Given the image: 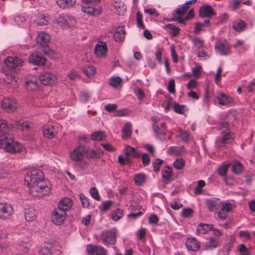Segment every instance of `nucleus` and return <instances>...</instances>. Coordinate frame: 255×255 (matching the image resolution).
<instances>
[{
	"label": "nucleus",
	"mask_w": 255,
	"mask_h": 255,
	"mask_svg": "<svg viewBox=\"0 0 255 255\" xmlns=\"http://www.w3.org/2000/svg\"><path fill=\"white\" fill-rule=\"evenodd\" d=\"M43 172L38 168H30L27 172L24 181L29 187V192L33 196H43L50 191L51 185L45 181Z\"/></svg>",
	"instance_id": "1"
},
{
	"label": "nucleus",
	"mask_w": 255,
	"mask_h": 255,
	"mask_svg": "<svg viewBox=\"0 0 255 255\" xmlns=\"http://www.w3.org/2000/svg\"><path fill=\"white\" fill-rule=\"evenodd\" d=\"M10 128L6 122L0 119V148L11 153L26 152V149L8 133Z\"/></svg>",
	"instance_id": "2"
},
{
	"label": "nucleus",
	"mask_w": 255,
	"mask_h": 255,
	"mask_svg": "<svg viewBox=\"0 0 255 255\" xmlns=\"http://www.w3.org/2000/svg\"><path fill=\"white\" fill-rule=\"evenodd\" d=\"M101 0H82L83 5L82 11L92 15H97L101 12V7L97 5Z\"/></svg>",
	"instance_id": "3"
},
{
	"label": "nucleus",
	"mask_w": 255,
	"mask_h": 255,
	"mask_svg": "<svg viewBox=\"0 0 255 255\" xmlns=\"http://www.w3.org/2000/svg\"><path fill=\"white\" fill-rule=\"evenodd\" d=\"M87 152L88 148L79 143L70 152L69 157L72 161L75 162H80L86 155Z\"/></svg>",
	"instance_id": "4"
},
{
	"label": "nucleus",
	"mask_w": 255,
	"mask_h": 255,
	"mask_svg": "<svg viewBox=\"0 0 255 255\" xmlns=\"http://www.w3.org/2000/svg\"><path fill=\"white\" fill-rule=\"evenodd\" d=\"M116 232L117 230L115 229L103 231L101 234V239L103 244L107 246L115 245L117 241Z\"/></svg>",
	"instance_id": "5"
},
{
	"label": "nucleus",
	"mask_w": 255,
	"mask_h": 255,
	"mask_svg": "<svg viewBox=\"0 0 255 255\" xmlns=\"http://www.w3.org/2000/svg\"><path fill=\"white\" fill-rule=\"evenodd\" d=\"M215 49L216 52L221 55H228L231 53L230 45L225 39L217 42Z\"/></svg>",
	"instance_id": "6"
},
{
	"label": "nucleus",
	"mask_w": 255,
	"mask_h": 255,
	"mask_svg": "<svg viewBox=\"0 0 255 255\" xmlns=\"http://www.w3.org/2000/svg\"><path fill=\"white\" fill-rule=\"evenodd\" d=\"M1 105L2 108L8 113H12L17 108L16 101L10 97L3 98L1 102Z\"/></svg>",
	"instance_id": "7"
},
{
	"label": "nucleus",
	"mask_w": 255,
	"mask_h": 255,
	"mask_svg": "<svg viewBox=\"0 0 255 255\" xmlns=\"http://www.w3.org/2000/svg\"><path fill=\"white\" fill-rule=\"evenodd\" d=\"M221 210L218 213V217L222 220H225L229 214L233 209L234 205L228 202H221Z\"/></svg>",
	"instance_id": "8"
},
{
	"label": "nucleus",
	"mask_w": 255,
	"mask_h": 255,
	"mask_svg": "<svg viewBox=\"0 0 255 255\" xmlns=\"http://www.w3.org/2000/svg\"><path fill=\"white\" fill-rule=\"evenodd\" d=\"M66 216V213L60 209L56 208L52 213V221L56 225H61L64 223Z\"/></svg>",
	"instance_id": "9"
},
{
	"label": "nucleus",
	"mask_w": 255,
	"mask_h": 255,
	"mask_svg": "<svg viewBox=\"0 0 255 255\" xmlns=\"http://www.w3.org/2000/svg\"><path fill=\"white\" fill-rule=\"evenodd\" d=\"M4 63L8 68L13 69L22 66L24 61L16 56H8L4 60Z\"/></svg>",
	"instance_id": "10"
},
{
	"label": "nucleus",
	"mask_w": 255,
	"mask_h": 255,
	"mask_svg": "<svg viewBox=\"0 0 255 255\" xmlns=\"http://www.w3.org/2000/svg\"><path fill=\"white\" fill-rule=\"evenodd\" d=\"M13 212L12 207L8 204L0 203V219L5 220L8 219Z\"/></svg>",
	"instance_id": "11"
},
{
	"label": "nucleus",
	"mask_w": 255,
	"mask_h": 255,
	"mask_svg": "<svg viewBox=\"0 0 255 255\" xmlns=\"http://www.w3.org/2000/svg\"><path fill=\"white\" fill-rule=\"evenodd\" d=\"M86 251L89 255H108L107 250L101 246L89 244L87 246Z\"/></svg>",
	"instance_id": "12"
},
{
	"label": "nucleus",
	"mask_w": 255,
	"mask_h": 255,
	"mask_svg": "<svg viewBox=\"0 0 255 255\" xmlns=\"http://www.w3.org/2000/svg\"><path fill=\"white\" fill-rule=\"evenodd\" d=\"M57 80V76L53 73L45 72L39 76V80L42 84L49 85L54 83Z\"/></svg>",
	"instance_id": "13"
},
{
	"label": "nucleus",
	"mask_w": 255,
	"mask_h": 255,
	"mask_svg": "<svg viewBox=\"0 0 255 255\" xmlns=\"http://www.w3.org/2000/svg\"><path fill=\"white\" fill-rule=\"evenodd\" d=\"M8 126L10 128V129L12 128H16L21 129L22 130L29 131L32 128L33 124L32 122L29 121L22 122L16 121L14 122L12 124H10Z\"/></svg>",
	"instance_id": "14"
},
{
	"label": "nucleus",
	"mask_w": 255,
	"mask_h": 255,
	"mask_svg": "<svg viewBox=\"0 0 255 255\" xmlns=\"http://www.w3.org/2000/svg\"><path fill=\"white\" fill-rule=\"evenodd\" d=\"M108 51L107 44L105 42H99L96 45L94 53L98 57H105Z\"/></svg>",
	"instance_id": "15"
},
{
	"label": "nucleus",
	"mask_w": 255,
	"mask_h": 255,
	"mask_svg": "<svg viewBox=\"0 0 255 255\" xmlns=\"http://www.w3.org/2000/svg\"><path fill=\"white\" fill-rule=\"evenodd\" d=\"M221 202L219 198H212L206 200V206L210 212H214L219 208Z\"/></svg>",
	"instance_id": "16"
},
{
	"label": "nucleus",
	"mask_w": 255,
	"mask_h": 255,
	"mask_svg": "<svg viewBox=\"0 0 255 255\" xmlns=\"http://www.w3.org/2000/svg\"><path fill=\"white\" fill-rule=\"evenodd\" d=\"M58 128L51 125L45 126L43 127V133L45 137L52 138L58 133Z\"/></svg>",
	"instance_id": "17"
},
{
	"label": "nucleus",
	"mask_w": 255,
	"mask_h": 255,
	"mask_svg": "<svg viewBox=\"0 0 255 255\" xmlns=\"http://www.w3.org/2000/svg\"><path fill=\"white\" fill-rule=\"evenodd\" d=\"M25 87L28 91H33L38 88V79L34 76H29L25 81Z\"/></svg>",
	"instance_id": "18"
},
{
	"label": "nucleus",
	"mask_w": 255,
	"mask_h": 255,
	"mask_svg": "<svg viewBox=\"0 0 255 255\" xmlns=\"http://www.w3.org/2000/svg\"><path fill=\"white\" fill-rule=\"evenodd\" d=\"M216 99L218 103L222 106H230L234 103L233 99L224 93L216 96Z\"/></svg>",
	"instance_id": "19"
},
{
	"label": "nucleus",
	"mask_w": 255,
	"mask_h": 255,
	"mask_svg": "<svg viewBox=\"0 0 255 255\" xmlns=\"http://www.w3.org/2000/svg\"><path fill=\"white\" fill-rule=\"evenodd\" d=\"M215 14L216 13L210 5H204L202 6L200 9L199 15L201 17L209 18Z\"/></svg>",
	"instance_id": "20"
},
{
	"label": "nucleus",
	"mask_w": 255,
	"mask_h": 255,
	"mask_svg": "<svg viewBox=\"0 0 255 255\" xmlns=\"http://www.w3.org/2000/svg\"><path fill=\"white\" fill-rule=\"evenodd\" d=\"M73 205V201L69 198H64L61 200L58 204V209H60L66 213L69 211Z\"/></svg>",
	"instance_id": "21"
},
{
	"label": "nucleus",
	"mask_w": 255,
	"mask_h": 255,
	"mask_svg": "<svg viewBox=\"0 0 255 255\" xmlns=\"http://www.w3.org/2000/svg\"><path fill=\"white\" fill-rule=\"evenodd\" d=\"M186 246L188 250L195 252L200 249V244L196 238H189L186 241Z\"/></svg>",
	"instance_id": "22"
},
{
	"label": "nucleus",
	"mask_w": 255,
	"mask_h": 255,
	"mask_svg": "<svg viewBox=\"0 0 255 255\" xmlns=\"http://www.w3.org/2000/svg\"><path fill=\"white\" fill-rule=\"evenodd\" d=\"M29 61L30 63L36 65H43L45 63L46 59L37 53H33L29 56Z\"/></svg>",
	"instance_id": "23"
},
{
	"label": "nucleus",
	"mask_w": 255,
	"mask_h": 255,
	"mask_svg": "<svg viewBox=\"0 0 255 255\" xmlns=\"http://www.w3.org/2000/svg\"><path fill=\"white\" fill-rule=\"evenodd\" d=\"M103 155V151L100 148L96 149H88L86 153L88 159H96L101 158Z\"/></svg>",
	"instance_id": "24"
},
{
	"label": "nucleus",
	"mask_w": 255,
	"mask_h": 255,
	"mask_svg": "<svg viewBox=\"0 0 255 255\" xmlns=\"http://www.w3.org/2000/svg\"><path fill=\"white\" fill-rule=\"evenodd\" d=\"M153 129L156 136L160 139L164 137L166 134V127L164 124H162L159 127L158 125H153Z\"/></svg>",
	"instance_id": "25"
},
{
	"label": "nucleus",
	"mask_w": 255,
	"mask_h": 255,
	"mask_svg": "<svg viewBox=\"0 0 255 255\" xmlns=\"http://www.w3.org/2000/svg\"><path fill=\"white\" fill-rule=\"evenodd\" d=\"M125 154L128 157L138 158L140 156V152L137 151L134 147L130 145H126L125 148Z\"/></svg>",
	"instance_id": "26"
},
{
	"label": "nucleus",
	"mask_w": 255,
	"mask_h": 255,
	"mask_svg": "<svg viewBox=\"0 0 255 255\" xmlns=\"http://www.w3.org/2000/svg\"><path fill=\"white\" fill-rule=\"evenodd\" d=\"M2 78L4 81L8 84H15L18 82V80H19L16 75L11 72L5 73Z\"/></svg>",
	"instance_id": "27"
},
{
	"label": "nucleus",
	"mask_w": 255,
	"mask_h": 255,
	"mask_svg": "<svg viewBox=\"0 0 255 255\" xmlns=\"http://www.w3.org/2000/svg\"><path fill=\"white\" fill-rule=\"evenodd\" d=\"M76 0H57L56 3L59 7L62 9H68L73 7Z\"/></svg>",
	"instance_id": "28"
},
{
	"label": "nucleus",
	"mask_w": 255,
	"mask_h": 255,
	"mask_svg": "<svg viewBox=\"0 0 255 255\" xmlns=\"http://www.w3.org/2000/svg\"><path fill=\"white\" fill-rule=\"evenodd\" d=\"M50 37L49 35L44 32H41L38 33L37 36V41L42 46H44L50 41Z\"/></svg>",
	"instance_id": "29"
},
{
	"label": "nucleus",
	"mask_w": 255,
	"mask_h": 255,
	"mask_svg": "<svg viewBox=\"0 0 255 255\" xmlns=\"http://www.w3.org/2000/svg\"><path fill=\"white\" fill-rule=\"evenodd\" d=\"M126 31L123 26L119 27L114 34V38L116 41L121 42L124 40Z\"/></svg>",
	"instance_id": "30"
},
{
	"label": "nucleus",
	"mask_w": 255,
	"mask_h": 255,
	"mask_svg": "<svg viewBox=\"0 0 255 255\" xmlns=\"http://www.w3.org/2000/svg\"><path fill=\"white\" fill-rule=\"evenodd\" d=\"M25 218L28 222L34 221L37 216L35 210L33 208H29L25 209Z\"/></svg>",
	"instance_id": "31"
},
{
	"label": "nucleus",
	"mask_w": 255,
	"mask_h": 255,
	"mask_svg": "<svg viewBox=\"0 0 255 255\" xmlns=\"http://www.w3.org/2000/svg\"><path fill=\"white\" fill-rule=\"evenodd\" d=\"M197 0H190L187 1L181 7L176 9V12L179 16H182L188 9V5L196 2Z\"/></svg>",
	"instance_id": "32"
},
{
	"label": "nucleus",
	"mask_w": 255,
	"mask_h": 255,
	"mask_svg": "<svg viewBox=\"0 0 255 255\" xmlns=\"http://www.w3.org/2000/svg\"><path fill=\"white\" fill-rule=\"evenodd\" d=\"M246 26L245 22L241 19H237L233 22V29L238 32L245 30Z\"/></svg>",
	"instance_id": "33"
},
{
	"label": "nucleus",
	"mask_w": 255,
	"mask_h": 255,
	"mask_svg": "<svg viewBox=\"0 0 255 255\" xmlns=\"http://www.w3.org/2000/svg\"><path fill=\"white\" fill-rule=\"evenodd\" d=\"M212 229L213 226L212 225L200 223L197 227V232L199 234H205Z\"/></svg>",
	"instance_id": "34"
},
{
	"label": "nucleus",
	"mask_w": 255,
	"mask_h": 255,
	"mask_svg": "<svg viewBox=\"0 0 255 255\" xmlns=\"http://www.w3.org/2000/svg\"><path fill=\"white\" fill-rule=\"evenodd\" d=\"M131 125L129 123H126L122 129V137L125 139L129 138L132 133Z\"/></svg>",
	"instance_id": "35"
},
{
	"label": "nucleus",
	"mask_w": 255,
	"mask_h": 255,
	"mask_svg": "<svg viewBox=\"0 0 255 255\" xmlns=\"http://www.w3.org/2000/svg\"><path fill=\"white\" fill-rule=\"evenodd\" d=\"M146 179V175L143 173H140L134 175L133 180L135 184L138 186L142 185Z\"/></svg>",
	"instance_id": "36"
},
{
	"label": "nucleus",
	"mask_w": 255,
	"mask_h": 255,
	"mask_svg": "<svg viewBox=\"0 0 255 255\" xmlns=\"http://www.w3.org/2000/svg\"><path fill=\"white\" fill-rule=\"evenodd\" d=\"M49 17L47 15L40 14L36 20V23L39 25H46L49 23Z\"/></svg>",
	"instance_id": "37"
},
{
	"label": "nucleus",
	"mask_w": 255,
	"mask_h": 255,
	"mask_svg": "<svg viewBox=\"0 0 255 255\" xmlns=\"http://www.w3.org/2000/svg\"><path fill=\"white\" fill-rule=\"evenodd\" d=\"M223 136L220 140L221 143L226 144L234 138V134L231 131H227L222 133Z\"/></svg>",
	"instance_id": "38"
},
{
	"label": "nucleus",
	"mask_w": 255,
	"mask_h": 255,
	"mask_svg": "<svg viewBox=\"0 0 255 255\" xmlns=\"http://www.w3.org/2000/svg\"><path fill=\"white\" fill-rule=\"evenodd\" d=\"M219 244L218 240L211 237L209 239V241L206 243V247L207 250H213L216 248Z\"/></svg>",
	"instance_id": "39"
},
{
	"label": "nucleus",
	"mask_w": 255,
	"mask_h": 255,
	"mask_svg": "<svg viewBox=\"0 0 255 255\" xmlns=\"http://www.w3.org/2000/svg\"><path fill=\"white\" fill-rule=\"evenodd\" d=\"M91 139L94 141H101L106 138V134L104 131H98L91 135Z\"/></svg>",
	"instance_id": "40"
},
{
	"label": "nucleus",
	"mask_w": 255,
	"mask_h": 255,
	"mask_svg": "<svg viewBox=\"0 0 255 255\" xmlns=\"http://www.w3.org/2000/svg\"><path fill=\"white\" fill-rule=\"evenodd\" d=\"M124 216V211L120 209L117 208L112 213L111 216L113 220L118 221L120 220Z\"/></svg>",
	"instance_id": "41"
},
{
	"label": "nucleus",
	"mask_w": 255,
	"mask_h": 255,
	"mask_svg": "<svg viewBox=\"0 0 255 255\" xmlns=\"http://www.w3.org/2000/svg\"><path fill=\"white\" fill-rule=\"evenodd\" d=\"M163 28L164 29H169L170 30L169 32L171 33V35L173 36H177L179 33V29L177 26L174 25L172 24H169L165 25Z\"/></svg>",
	"instance_id": "42"
},
{
	"label": "nucleus",
	"mask_w": 255,
	"mask_h": 255,
	"mask_svg": "<svg viewBox=\"0 0 255 255\" xmlns=\"http://www.w3.org/2000/svg\"><path fill=\"white\" fill-rule=\"evenodd\" d=\"M172 175V169L167 166L162 171V177L164 180L169 179Z\"/></svg>",
	"instance_id": "43"
},
{
	"label": "nucleus",
	"mask_w": 255,
	"mask_h": 255,
	"mask_svg": "<svg viewBox=\"0 0 255 255\" xmlns=\"http://www.w3.org/2000/svg\"><path fill=\"white\" fill-rule=\"evenodd\" d=\"M137 26L141 29H144L145 26L143 22V16L140 11H137L136 15Z\"/></svg>",
	"instance_id": "44"
},
{
	"label": "nucleus",
	"mask_w": 255,
	"mask_h": 255,
	"mask_svg": "<svg viewBox=\"0 0 255 255\" xmlns=\"http://www.w3.org/2000/svg\"><path fill=\"white\" fill-rule=\"evenodd\" d=\"M121 82L122 79L119 77H114L110 79L109 85L112 87L116 88L121 84Z\"/></svg>",
	"instance_id": "45"
},
{
	"label": "nucleus",
	"mask_w": 255,
	"mask_h": 255,
	"mask_svg": "<svg viewBox=\"0 0 255 255\" xmlns=\"http://www.w3.org/2000/svg\"><path fill=\"white\" fill-rule=\"evenodd\" d=\"M185 162L182 158L177 159L173 163L174 168L177 170L182 169L185 166Z\"/></svg>",
	"instance_id": "46"
},
{
	"label": "nucleus",
	"mask_w": 255,
	"mask_h": 255,
	"mask_svg": "<svg viewBox=\"0 0 255 255\" xmlns=\"http://www.w3.org/2000/svg\"><path fill=\"white\" fill-rule=\"evenodd\" d=\"M185 107L186 106L184 105H181L177 103H175L173 107V110L176 113L184 114L185 112Z\"/></svg>",
	"instance_id": "47"
},
{
	"label": "nucleus",
	"mask_w": 255,
	"mask_h": 255,
	"mask_svg": "<svg viewBox=\"0 0 255 255\" xmlns=\"http://www.w3.org/2000/svg\"><path fill=\"white\" fill-rule=\"evenodd\" d=\"M83 72L88 77L94 75L96 72L95 68L93 66H87L84 68Z\"/></svg>",
	"instance_id": "48"
},
{
	"label": "nucleus",
	"mask_w": 255,
	"mask_h": 255,
	"mask_svg": "<svg viewBox=\"0 0 255 255\" xmlns=\"http://www.w3.org/2000/svg\"><path fill=\"white\" fill-rule=\"evenodd\" d=\"M229 164H224L220 166L218 170V174L221 176H224L226 175L229 167Z\"/></svg>",
	"instance_id": "49"
},
{
	"label": "nucleus",
	"mask_w": 255,
	"mask_h": 255,
	"mask_svg": "<svg viewBox=\"0 0 255 255\" xmlns=\"http://www.w3.org/2000/svg\"><path fill=\"white\" fill-rule=\"evenodd\" d=\"M194 212V210L191 208H184L182 211V215L184 218H190L193 216Z\"/></svg>",
	"instance_id": "50"
},
{
	"label": "nucleus",
	"mask_w": 255,
	"mask_h": 255,
	"mask_svg": "<svg viewBox=\"0 0 255 255\" xmlns=\"http://www.w3.org/2000/svg\"><path fill=\"white\" fill-rule=\"evenodd\" d=\"M193 43L195 47L200 49L203 46L204 41L199 37H195L193 40Z\"/></svg>",
	"instance_id": "51"
},
{
	"label": "nucleus",
	"mask_w": 255,
	"mask_h": 255,
	"mask_svg": "<svg viewBox=\"0 0 255 255\" xmlns=\"http://www.w3.org/2000/svg\"><path fill=\"white\" fill-rule=\"evenodd\" d=\"M90 193L92 197L97 201H100L101 197L99 194V192L96 187H92L90 190Z\"/></svg>",
	"instance_id": "52"
},
{
	"label": "nucleus",
	"mask_w": 255,
	"mask_h": 255,
	"mask_svg": "<svg viewBox=\"0 0 255 255\" xmlns=\"http://www.w3.org/2000/svg\"><path fill=\"white\" fill-rule=\"evenodd\" d=\"M242 165L239 162L236 161L232 166L233 171L234 173L239 174L242 170Z\"/></svg>",
	"instance_id": "53"
},
{
	"label": "nucleus",
	"mask_w": 255,
	"mask_h": 255,
	"mask_svg": "<svg viewBox=\"0 0 255 255\" xmlns=\"http://www.w3.org/2000/svg\"><path fill=\"white\" fill-rule=\"evenodd\" d=\"M65 18H66L65 20L67 27L73 26L75 24L76 21L75 18L73 16L65 15Z\"/></svg>",
	"instance_id": "54"
},
{
	"label": "nucleus",
	"mask_w": 255,
	"mask_h": 255,
	"mask_svg": "<svg viewBox=\"0 0 255 255\" xmlns=\"http://www.w3.org/2000/svg\"><path fill=\"white\" fill-rule=\"evenodd\" d=\"M162 48H158L155 53V57L159 64H162V55L163 53Z\"/></svg>",
	"instance_id": "55"
},
{
	"label": "nucleus",
	"mask_w": 255,
	"mask_h": 255,
	"mask_svg": "<svg viewBox=\"0 0 255 255\" xmlns=\"http://www.w3.org/2000/svg\"><path fill=\"white\" fill-rule=\"evenodd\" d=\"M239 252L242 255H250L251 252L249 251L248 248L246 247L244 244H241L240 245L239 249Z\"/></svg>",
	"instance_id": "56"
},
{
	"label": "nucleus",
	"mask_w": 255,
	"mask_h": 255,
	"mask_svg": "<svg viewBox=\"0 0 255 255\" xmlns=\"http://www.w3.org/2000/svg\"><path fill=\"white\" fill-rule=\"evenodd\" d=\"M65 15H60L58 20L57 23L58 25L63 28H66L67 27L66 23Z\"/></svg>",
	"instance_id": "57"
},
{
	"label": "nucleus",
	"mask_w": 255,
	"mask_h": 255,
	"mask_svg": "<svg viewBox=\"0 0 255 255\" xmlns=\"http://www.w3.org/2000/svg\"><path fill=\"white\" fill-rule=\"evenodd\" d=\"M141 160L143 165L144 166H146L149 165L150 161V158L148 154L145 153L141 155Z\"/></svg>",
	"instance_id": "58"
},
{
	"label": "nucleus",
	"mask_w": 255,
	"mask_h": 255,
	"mask_svg": "<svg viewBox=\"0 0 255 255\" xmlns=\"http://www.w3.org/2000/svg\"><path fill=\"white\" fill-rule=\"evenodd\" d=\"M134 93L137 96V99L140 101H142L145 97L144 92L140 89H135L134 90Z\"/></svg>",
	"instance_id": "59"
},
{
	"label": "nucleus",
	"mask_w": 255,
	"mask_h": 255,
	"mask_svg": "<svg viewBox=\"0 0 255 255\" xmlns=\"http://www.w3.org/2000/svg\"><path fill=\"white\" fill-rule=\"evenodd\" d=\"M163 160L157 158L152 163L154 169V171L157 172L159 171L160 165L162 164Z\"/></svg>",
	"instance_id": "60"
},
{
	"label": "nucleus",
	"mask_w": 255,
	"mask_h": 255,
	"mask_svg": "<svg viewBox=\"0 0 255 255\" xmlns=\"http://www.w3.org/2000/svg\"><path fill=\"white\" fill-rule=\"evenodd\" d=\"M222 72V68L219 67L217 69L216 74L215 77V81L216 83L218 85L221 81V74Z\"/></svg>",
	"instance_id": "61"
},
{
	"label": "nucleus",
	"mask_w": 255,
	"mask_h": 255,
	"mask_svg": "<svg viewBox=\"0 0 255 255\" xmlns=\"http://www.w3.org/2000/svg\"><path fill=\"white\" fill-rule=\"evenodd\" d=\"M80 198L84 207H88L90 204L89 199L82 193L80 195Z\"/></svg>",
	"instance_id": "62"
},
{
	"label": "nucleus",
	"mask_w": 255,
	"mask_h": 255,
	"mask_svg": "<svg viewBox=\"0 0 255 255\" xmlns=\"http://www.w3.org/2000/svg\"><path fill=\"white\" fill-rule=\"evenodd\" d=\"M172 102V99L171 98H167L162 104V107L164 109L165 111H168L169 110V107Z\"/></svg>",
	"instance_id": "63"
},
{
	"label": "nucleus",
	"mask_w": 255,
	"mask_h": 255,
	"mask_svg": "<svg viewBox=\"0 0 255 255\" xmlns=\"http://www.w3.org/2000/svg\"><path fill=\"white\" fill-rule=\"evenodd\" d=\"M51 251L48 247H43L39 251V255H50Z\"/></svg>",
	"instance_id": "64"
}]
</instances>
